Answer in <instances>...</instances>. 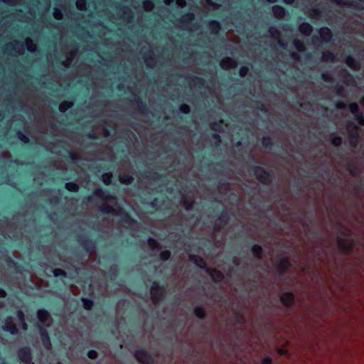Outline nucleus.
Returning a JSON list of instances; mask_svg holds the SVG:
<instances>
[{
  "label": "nucleus",
  "instance_id": "45",
  "mask_svg": "<svg viewBox=\"0 0 364 364\" xmlns=\"http://www.w3.org/2000/svg\"><path fill=\"white\" fill-rule=\"evenodd\" d=\"M171 256V253L169 250H163L160 252L159 257L160 259L164 262H166L170 259Z\"/></svg>",
  "mask_w": 364,
  "mask_h": 364
},
{
  "label": "nucleus",
  "instance_id": "16",
  "mask_svg": "<svg viewBox=\"0 0 364 364\" xmlns=\"http://www.w3.org/2000/svg\"><path fill=\"white\" fill-rule=\"evenodd\" d=\"M189 259L196 266L198 267L203 269L207 272V269H209V267L207 265L203 257L198 255H190Z\"/></svg>",
  "mask_w": 364,
  "mask_h": 364
},
{
  "label": "nucleus",
  "instance_id": "56",
  "mask_svg": "<svg viewBox=\"0 0 364 364\" xmlns=\"http://www.w3.org/2000/svg\"><path fill=\"white\" fill-rule=\"evenodd\" d=\"M249 72V67L247 65H242L240 68L239 74L241 77H245Z\"/></svg>",
  "mask_w": 364,
  "mask_h": 364
},
{
  "label": "nucleus",
  "instance_id": "48",
  "mask_svg": "<svg viewBox=\"0 0 364 364\" xmlns=\"http://www.w3.org/2000/svg\"><path fill=\"white\" fill-rule=\"evenodd\" d=\"M210 128L215 132H222V124H220V122H211L210 124Z\"/></svg>",
  "mask_w": 364,
  "mask_h": 364
},
{
  "label": "nucleus",
  "instance_id": "63",
  "mask_svg": "<svg viewBox=\"0 0 364 364\" xmlns=\"http://www.w3.org/2000/svg\"><path fill=\"white\" fill-rule=\"evenodd\" d=\"M268 31L272 36L280 35L279 31L274 26L269 27Z\"/></svg>",
  "mask_w": 364,
  "mask_h": 364
},
{
  "label": "nucleus",
  "instance_id": "26",
  "mask_svg": "<svg viewBox=\"0 0 364 364\" xmlns=\"http://www.w3.org/2000/svg\"><path fill=\"white\" fill-rule=\"evenodd\" d=\"M221 66L223 68H235L237 67V63L233 58L230 57H225L221 61Z\"/></svg>",
  "mask_w": 364,
  "mask_h": 364
},
{
  "label": "nucleus",
  "instance_id": "59",
  "mask_svg": "<svg viewBox=\"0 0 364 364\" xmlns=\"http://www.w3.org/2000/svg\"><path fill=\"white\" fill-rule=\"evenodd\" d=\"M345 62L348 67L353 68V64L355 63V59L352 55H348L346 58Z\"/></svg>",
  "mask_w": 364,
  "mask_h": 364
},
{
  "label": "nucleus",
  "instance_id": "42",
  "mask_svg": "<svg viewBox=\"0 0 364 364\" xmlns=\"http://www.w3.org/2000/svg\"><path fill=\"white\" fill-rule=\"evenodd\" d=\"M321 59L323 61L333 62L336 60V56L332 52L326 51L322 53Z\"/></svg>",
  "mask_w": 364,
  "mask_h": 364
},
{
  "label": "nucleus",
  "instance_id": "46",
  "mask_svg": "<svg viewBox=\"0 0 364 364\" xmlns=\"http://www.w3.org/2000/svg\"><path fill=\"white\" fill-rule=\"evenodd\" d=\"M18 139L23 144H29L30 139L25 134H23L21 131H18L17 132Z\"/></svg>",
  "mask_w": 364,
  "mask_h": 364
},
{
  "label": "nucleus",
  "instance_id": "64",
  "mask_svg": "<svg viewBox=\"0 0 364 364\" xmlns=\"http://www.w3.org/2000/svg\"><path fill=\"white\" fill-rule=\"evenodd\" d=\"M261 364H272V359L270 356H265L262 358Z\"/></svg>",
  "mask_w": 364,
  "mask_h": 364
},
{
  "label": "nucleus",
  "instance_id": "29",
  "mask_svg": "<svg viewBox=\"0 0 364 364\" xmlns=\"http://www.w3.org/2000/svg\"><path fill=\"white\" fill-rule=\"evenodd\" d=\"M349 111L354 115L356 121L358 122V116L359 114H363L360 112L359 106L355 102H351L348 106Z\"/></svg>",
  "mask_w": 364,
  "mask_h": 364
},
{
  "label": "nucleus",
  "instance_id": "52",
  "mask_svg": "<svg viewBox=\"0 0 364 364\" xmlns=\"http://www.w3.org/2000/svg\"><path fill=\"white\" fill-rule=\"evenodd\" d=\"M333 91H334V93L336 94V95H337L338 97H343V92L344 91V87L341 85L337 84L334 87Z\"/></svg>",
  "mask_w": 364,
  "mask_h": 364
},
{
  "label": "nucleus",
  "instance_id": "7",
  "mask_svg": "<svg viewBox=\"0 0 364 364\" xmlns=\"http://www.w3.org/2000/svg\"><path fill=\"white\" fill-rule=\"evenodd\" d=\"M346 126L348 131L349 144L352 147L355 148L358 145L360 141V136L358 132L357 127L352 122H348Z\"/></svg>",
  "mask_w": 364,
  "mask_h": 364
},
{
  "label": "nucleus",
  "instance_id": "19",
  "mask_svg": "<svg viewBox=\"0 0 364 364\" xmlns=\"http://www.w3.org/2000/svg\"><path fill=\"white\" fill-rule=\"evenodd\" d=\"M188 77L190 79V85L193 84L194 86L199 89L205 88V80L200 77L188 75Z\"/></svg>",
  "mask_w": 364,
  "mask_h": 364
},
{
  "label": "nucleus",
  "instance_id": "55",
  "mask_svg": "<svg viewBox=\"0 0 364 364\" xmlns=\"http://www.w3.org/2000/svg\"><path fill=\"white\" fill-rule=\"evenodd\" d=\"M179 109H180V111L182 113H183L185 114H188L191 112V107L187 104H182V105H181L180 107H179Z\"/></svg>",
  "mask_w": 364,
  "mask_h": 364
},
{
  "label": "nucleus",
  "instance_id": "41",
  "mask_svg": "<svg viewBox=\"0 0 364 364\" xmlns=\"http://www.w3.org/2000/svg\"><path fill=\"white\" fill-rule=\"evenodd\" d=\"M147 241H148L149 245L151 250H159L161 249V246L156 240L149 237L148 238Z\"/></svg>",
  "mask_w": 364,
  "mask_h": 364
},
{
  "label": "nucleus",
  "instance_id": "3",
  "mask_svg": "<svg viewBox=\"0 0 364 364\" xmlns=\"http://www.w3.org/2000/svg\"><path fill=\"white\" fill-rule=\"evenodd\" d=\"M251 171L256 179L264 185H269L272 182V171L267 170L262 166H252Z\"/></svg>",
  "mask_w": 364,
  "mask_h": 364
},
{
  "label": "nucleus",
  "instance_id": "14",
  "mask_svg": "<svg viewBox=\"0 0 364 364\" xmlns=\"http://www.w3.org/2000/svg\"><path fill=\"white\" fill-rule=\"evenodd\" d=\"M108 191L106 188H96L92 192L91 196L87 197V201L91 202L93 200L94 198H97L101 200H105L107 197Z\"/></svg>",
  "mask_w": 364,
  "mask_h": 364
},
{
  "label": "nucleus",
  "instance_id": "38",
  "mask_svg": "<svg viewBox=\"0 0 364 364\" xmlns=\"http://www.w3.org/2000/svg\"><path fill=\"white\" fill-rule=\"evenodd\" d=\"M164 200H159L158 198H154L149 203V206L155 210H159L160 207L164 204Z\"/></svg>",
  "mask_w": 364,
  "mask_h": 364
},
{
  "label": "nucleus",
  "instance_id": "44",
  "mask_svg": "<svg viewBox=\"0 0 364 364\" xmlns=\"http://www.w3.org/2000/svg\"><path fill=\"white\" fill-rule=\"evenodd\" d=\"M161 177V175L159 174L157 171H149L147 172V174H146L145 178L151 179L154 181H157L160 179Z\"/></svg>",
  "mask_w": 364,
  "mask_h": 364
},
{
  "label": "nucleus",
  "instance_id": "43",
  "mask_svg": "<svg viewBox=\"0 0 364 364\" xmlns=\"http://www.w3.org/2000/svg\"><path fill=\"white\" fill-rule=\"evenodd\" d=\"M64 157L74 163H77L79 161V157L77 156V155L75 152L71 151H68L67 155L65 156Z\"/></svg>",
  "mask_w": 364,
  "mask_h": 364
},
{
  "label": "nucleus",
  "instance_id": "6",
  "mask_svg": "<svg viewBox=\"0 0 364 364\" xmlns=\"http://www.w3.org/2000/svg\"><path fill=\"white\" fill-rule=\"evenodd\" d=\"M77 242L88 254H92L96 251L97 242L95 240L89 239L87 237L80 235L77 236Z\"/></svg>",
  "mask_w": 364,
  "mask_h": 364
},
{
  "label": "nucleus",
  "instance_id": "27",
  "mask_svg": "<svg viewBox=\"0 0 364 364\" xmlns=\"http://www.w3.org/2000/svg\"><path fill=\"white\" fill-rule=\"evenodd\" d=\"M333 3H335L337 5H343L348 7H352L354 9H360V5L356 1H345V0H332Z\"/></svg>",
  "mask_w": 364,
  "mask_h": 364
},
{
  "label": "nucleus",
  "instance_id": "9",
  "mask_svg": "<svg viewBox=\"0 0 364 364\" xmlns=\"http://www.w3.org/2000/svg\"><path fill=\"white\" fill-rule=\"evenodd\" d=\"M290 266L291 262L287 257H279L275 264V268L278 272L279 276H284Z\"/></svg>",
  "mask_w": 364,
  "mask_h": 364
},
{
  "label": "nucleus",
  "instance_id": "13",
  "mask_svg": "<svg viewBox=\"0 0 364 364\" xmlns=\"http://www.w3.org/2000/svg\"><path fill=\"white\" fill-rule=\"evenodd\" d=\"M39 334L41 336L43 346L46 349L50 350L51 348L52 344H51L50 338V336H49L47 329L45 327L40 326H39Z\"/></svg>",
  "mask_w": 364,
  "mask_h": 364
},
{
  "label": "nucleus",
  "instance_id": "20",
  "mask_svg": "<svg viewBox=\"0 0 364 364\" xmlns=\"http://www.w3.org/2000/svg\"><path fill=\"white\" fill-rule=\"evenodd\" d=\"M250 251L256 259H261L262 258L264 251L262 247L260 245L253 244L250 247Z\"/></svg>",
  "mask_w": 364,
  "mask_h": 364
},
{
  "label": "nucleus",
  "instance_id": "30",
  "mask_svg": "<svg viewBox=\"0 0 364 364\" xmlns=\"http://www.w3.org/2000/svg\"><path fill=\"white\" fill-rule=\"evenodd\" d=\"M49 316L50 314L46 309H39L37 311V318L42 323H46L48 321Z\"/></svg>",
  "mask_w": 364,
  "mask_h": 364
},
{
  "label": "nucleus",
  "instance_id": "53",
  "mask_svg": "<svg viewBox=\"0 0 364 364\" xmlns=\"http://www.w3.org/2000/svg\"><path fill=\"white\" fill-rule=\"evenodd\" d=\"M321 78L325 81V82H333L334 79L332 76L331 74L328 73H321Z\"/></svg>",
  "mask_w": 364,
  "mask_h": 364
},
{
  "label": "nucleus",
  "instance_id": "12",
  "mask_svg": "<svg viewBox=\"0 0 364 364\" xmlns=\"http://www.w3.org/2000/svg\"><path fill=\"white\" fill-rule=\"evenodd\" d=\"M130 102L133 104V105H136L138 107V109L144 114H146L148 113H149V110L147 107V105L146 104V102H144L141 97L136 95V94H133L132 95V98L130 100Z\"/></svg>",
  "mask_w": 364,
  "mask_h": 364
},
{
  "label": "nucleus",
  "instance_id": "40",
  "mask_svg": "<svg viewBox=\"0 0 364 364\" xmlns=\"http://www.w3.org/2000/svg\"><path fill=\"white\" fill-rule=\"evenodd\" d=\"M293 45L298 52L301 53L306 50V46L304 43L300 40L294 39L293 41Z\"/></svg>",
  "mask_w": 364,
  "mask_h": 364
},
{
  "label": "nucleus",
  "instance_id": "25",
  "mask_svg": "<svg viewBox=\"0 0 364 364\" xmlns=\"http://www.w3.org/2000/svg\"><path fill=\"white\" fill-rule=\"evenodd\" d=\"M119 181L122 184L130 185L134 182V178L132 175L124 173L119 176Z\"/></svg>",
  "mask_w": 364,
  "mask_h": 364
},
{
  "label": "nucleus",
  "instance_id": "24",
  "mask_svg": "<svg viewBox=\"0 0 364 364\" xmlns=\"http://www.w3.org/2000/svg\"><path fill=\"white\" fill-rule=\"evenodd\" d=\"M235 321L237 323L244 324L245 323V318L242 312L239 309H235L232 311Z\"/></svg>",
  "mask_w": 364,
  "mask_h": 364
},
{
  "label": "nucleus",
  "instance_id": "50",
  "mask_svg": "<svg viewBox=\"0 0 364 364\" xmlns=\"http://www.w3.org/2000/svg\"><path fill=\"white\" fill-rule=\"evenodd\" d=\"M343 142V139L340 136H334L331 139V144L334 146H340Z\"/></svg>",
  "mask_w": 364,
  "mask_h": 364
},
{
  "label": "nucleus",
  "instance_id": "47",
  "mask_svg": "<svg viewBox=\"0 0 364 364\" xmlns=\"http://www.w3.org/2000/svg\"><path fill=\"white\" fill-rule=\"evenodd\" d=\"M112 173L111 172L105 173L102 174V181L103 183L109 186L112 182Z\"/></svg>",
  "mask_w": 364,
  "mask_h": 364
},
{
  "label": "nucleus",
  "instance_id": "51",
  "mask_svg": "<svg viewBox=\"0 0 364 364\" xmlns=\"http://www.w3.org/2000/svg\"><path fill=\"white\" fill-rule=\"evenodd\" d=\"M346 169L352 176H355L358 173L357 166L350 163L347 164Z\"/></svg>",
  "mask_w": 364,
  "mask_h": 364
},
{
  "label": "nucleus",
  "instance_id": "54",
  "mask_svg": "<svg viewBox=\"0 0 364 364\" xmlns=\"http://www.w3.org/2000/svg\"><path fill=\"white\" fill-rule=\"evenodd\" d=\"M154 4L152 0H145L143 2V6L144 9L146 11H150L151 9H152L154 8Z\"/></svg>",
  "mask_w": 364,
  "mask_h": 364
},
{
  "label": "nucleus",
  "instance_id": "31",
  "mask_svg": "<svg viewBox=\"0 0 364 364\" xmlns=\"http://www.w3.org/2000/svg\"><path fill=\"white\" fill-rule=\"evenodd\" d=\"M261 144L266 149H272L274 146L272 139L268 136L262 138Z\"/></svg>",
  "mask_w": 364,
  "mask_h": 364
},
{
  "label": "nucleus",
  "instance_id": "18",
  "mask_svg": "<svg viewBox=\"0 0 364 364\" xmlns=\"http://www.w3.org/2000/svg\"><path fill=\"white\" fill-rule=\"evenodd\" d=\"M318 33L321 38V40L324 42L328 43L332 39L333 33L328 27L324 26L321 28Z\"/></svg>",
  "mask_w": 364,
  "mask_h": 364
},
{
  "label": "nucleus",
  "instance_id": "57",
  "mask_svg": "<svg viewBox=\"0 0 364 364\" xmlns=\"http://www.w3.org/2000/svg\"><path fill=\"white\" fill-rule=\"evenodd\" d=\"M309 232L311 233V237L313 239H317L321 236L320 231L316 230V228L309 229Z\"/></svg>",
  "mask_w": 364,
  "mask_h": 364
},
{
  "label": "nucleus",
  "instance_id": "37",
  "mask_svg": "<svg viewBox=\"0 0 364 364\" xmlns=\"http://www.w3.org/2000/svg\"><path fill=\"white\" fill-rule=\"evenodd\" d=\"M65 188L70 192L76 193L79 191L80 186L75 182H68L65 183Z\"/></svg>",
  "mask_w": 364,
  "mask_h": 364
},
{
  "label": "nucleus",
  "instance_id": "32",
  "mask_svg": "<svg viewBox=\"0 0 364 364\" xmlns=\"http://www.w3.org/2000/svg\"><path fill=\"white\" fill-rule=\"evenodd\" d=\"M80 301L83 304V308L87 311H90L94 306V301L87 297H81Z\"/></svg>",
  "mask_w": 364,
  "mask_h": 364
},
{
  "label": "nucleus",
  "instance_id": "15",
  "mask_svg": "<svg viewBox=\"0 0 364 364\" xmlns=\"http://www.w3.org/2000/svg\"><path fill=\"white\" fill-rule=\"evenodd\" d=\"M281 303L287 308H291L295 304V296L291 291L284 293L280 297Z\"/></svg>",
  "mask_w": 364,
  "mask_h": 364
},
{
  "label": "nucleus",
  "instance_id": "1",
  "mask_svg": "<svg viewBox=\"0 0 364 364\" xmlns=\"http://www.w3.org/2000/svg\"><path fill=\"white\" fill-rule=\"evenodd\" d=\"M338 227L339 232L342 235V236H338L336 237L338 248L341 253L350 255L353 252L355 246L353 240H348V238L351 236V231L340 224H338Z\"/></svg>",
  "mask_w": 364,
  "mask_h": 364
},
{
  "label": "nucleus",
  "instance_id": "39",
  "mask_svg": "<svg viewBox=\"0 0 364 364\" xmlns=\"http://www.w3.org/2000/svg\"><path fill=\"white\" fill-rule=\"evenodd\" d=\"M323 16L322 10L318 8H311L309 10V16L313 18H318Z\"/></svg>",
  "mask_w": 364,
  "mask_h": 364
},
{
  "label": "nucleus",
  "instance_id": "36",
  "mask_svg": "<svg viewBox=\"0 0 364 364\" xmlns=\"http://www.w3.org/2000/svg\"><path fill=\"white\" fill-rule=\"evenodd\" d=\"M73 106V102L72 101L65 100L60 103L58 109L60 112H65L68 109L71 108Z\"/></svg>",
  "mask_w": 364,
  "mask_h": 364
},
{
  "label": "nucleus",
  "instance_id": "5",
  "mask_svg": "<svg viewBox=\"0 0 364 364\" xmlns=\"http://www.w3.org/2000/svg\"><path fill=\"white\" fill-rule=\"evenodd\" d=\"M134 357L140 364H154L155 359L145 348H137L134 351Z\"/></svg>",
  "mask_w": 364,
  "mask_h": 364
},
{
  "label": "nucleus",
  "instance_id": "21",
  "mask_svg": "<svg viewBox=\"0 0 364 364\" xmlns=\"http://www.w3.org/2000/svg\"><path fill=\"white\" fill-rule=\"evenodd\" d=\"M272 10L274 16L277 18H283L286 15V9L280 5H274Z\"/></svg>",
  "mask_w": 364,
  "mask_h": 364
},
{
  "label": "nucleus",
  "instance_id": "2",
  "mask_svg": "<svg viewBox=\"0 0 364 364\" xmlns=\"http://www.w3.org/2000/svg\"><path fill=\"white\" fill-rule=\"evenodd\" d=\"M100 210L104 213H112L114 215L120 218V220L131 228H134L138 225L137 221L132 217V215L126 211L124 208H119L117 210L114 209L112 206L104 204L101 206Z\"/></svg>",
  "mask_w": 364,
  "mask_h": 364
},
{
  "label": "nucleus",
  "instance_id": "4",
  "mask_svg": "<svg viewBox=\"0 0 364 364\" xmlns=\"http://www.w3.org/2000/svg\"><path fill=\"white\" fill-rule=\"evenodd\" d=\"M151 298L154 304H158L161 301L166 293V286L161 285L158 282H153L151 288Z\"/></svg>",
  "mask_w": 364,
  "mask_h": 364
},
{
  "label": "nucleus",
  "instance_id": "28",
  "mask_svg": "<svg viewBox=\"0 0 364 364\" xmlns=\"http://www.w3.org/2000/svg\"><path fill=\"white\" fill-rule=\"evenodd\" d=\"M193 314L198 319H205L207 316L206 312L202 306H196L193 309Z\"/></svg>",
  "mask_w": 364,
  "mask_h": 364
},
{
  "label": "nucleus",
  "instance_id": "62",
  "mask_svg": "<svg viewBox=\"0 0 364 364\" xmlns=\"http://www.w3.org/2000/svg\"><path fill=\"white\" fill-rule=\"evenodd\" d=\"M335 106L337 109H346L347 107V105L345 102L338 100L336 102Z\"/></svg>",
  "mask_w": 364,
  "mask_h": 364
},
{
  "label": "nucleus",
  "instance_id": "60",
  "mask_svg": "<svg viewBox=\"0 0 364 364\" xmlns=\"http://www.w3.org/2000/svg\"><path fill=\"white\" fill-rule=\"evenodd\" d=\"M194 201L193 200H184L183 202V207L186 210H190L192 209Z\"/></svg>",
  "mask_w": 364,
  "mask_h": 364
},
{
  "label": "nucleus",
  "instance_id": "61",
  "mask_svg": "<svg viewBox=\"0 0 364 364\" xmlns=\"http://www.w3.org/2000/svg\"><path fill=\"white\" fill-rule=\"evenodd\" d=\"M144 60L148 67L151 66V65L155 63L154 59L151 56L146 54L144 55Z\"/></svg>",
  "mask_w": 364,
  "mask_h": 364
},
{
  "label": "nucleus",
  "instance_id": "22",
  "mask_svg": "<svg viewBox=\"0 0 364 364\" xmlns=\"http://www.w3.org/2000/svg\"><path fill=\"white\" fill-rule=\"evenodd\" d=\"M299 31L304 35L309 36L313 31V27L308 22H303L299 26Z\"/></svg>",
  "mask_w": 364,
  "mask_h": 364
},
{
  "label": "nucleus",
  "instance_id": "10",
  "mask_svg": "<svg viewBox=\"0 0 364 364\" xmlns=\"http://www.w3.org/2000/svg\"><path fill=\"white\" fill-rule=\"evenodd\" d=\"M2 330L5 332L9 333L12 336H16L19 333V329L14 322L11 316H7L2 326Z\"/></svg>",
  "mask_w": 364,
  "mask_h": 364
},
{
  "label": "nucleus",
  "instance_id": "23",
  "mask_svg": "<svg viewBox=\"0 0 364 364\" xmlns=\"http://www.w3.org/2000/svg\"><path fill=\"white\" fill-rule=\"evenodd\" d=\"M208 26L210 29V31L214 35H218L221 30V25L219 21L217 20H210L208 23Z\"/></svg>",
  "mask_w": 364,
  "mask_h": 364
},
{
  "label": "nucleus",
  "instance_id": "33",
  "mask_svg": "<svg viewBox=\"0 0 364 364\" xmlns=\"http://www.w3.org/2000/svg\"><path fill=\"white\" fill-rule=\"evenodd\" d=\"M16 315L17 316L18 320L21 323L23 329L26 330L28 326L26 322V317L23 311L22 310H18L16 312Z\"/></svg>",
  "mask_w": 364,
  "mask_h": 364
},
{
  "label": "nucleus",
  "instance_id": "11",
  "mask_svg": "<svg viewBox=\"0 0 364 364\" xmlns=\"http://www.w3.org/2000/svg\"><path fill=\"white\" fill-rule=\"evenodd\" d=\"M230 220V215L228 212L222 211L218 216L214 225L215 232H218L220 228L225 226Z\"/></svg>",
  "mask_w": 364,
  "mask_h": 364
},
{
  "label": "nucleus",
  "instance_id": "17",
  "mask_svg": "<svg viewBox=\"0 0 364 364\" xmlns=\"http://www.w3.org/2000/svg\"><path fill=\"white\" fill-rule=\"evenodd\" d=\"M206 273L210 277L212 280L215 283L220 282L224 279V275L218 269L209 267V269H207Z\"/></svg>",
  "mask_w": 364,
  "mask_h": 364
},
{
  "label": "nucleus",
  "instance_id": "35",
  "mask_svg": "<svg viewBox=\"0 0 364 364\" xmlns=\"http://www.w3.org/2000/svg\"><path fill=\"white\" fill-rule=\"evenodd\" d=\"M194 19H195L194 14L192 12H187L182 16L180 21L181 23H191Z\"/></svg>",
  "mask_w": 364,
  "mask_h": 364
},
{
  "label": "nucleus",
  "instance_id": "49",
  "mask_svg": "<svg viewBox=\"0 0 364 364\" xmlns=\"http://www.w3.org/2000/svg\"><path fill=\"white\" fill-rule=\"evenodd\" d=\"M53 274L55 277H67L66 272L62 269H58V268L54 269L53 270Z\"/></svg>",
  "mask_w": 364,
  "mask_h": 364
},
{
  "label": "nucleus",
  "instance_id": "34",
  "mask_svg": "<svg viewBox=\"0 0 364 364\" xmlns=\"http://www.w3.org/2000/svg\"><path fill=\"white\" fill-rule=\"evenodd\" d=\"M7 265L9 267H14L17 272H22L24 268L22 265H18L17 263L11 257H8L6 259Z\"/></svg>",
  "mask_w": 364,
  "mask_h": 364
},
{
  "label": "nucleus",
  "instance_id": "8",
  "mask_svg": "<svg viewBox=\"0 0 364 364\" xmlns=\"http://www.w3.org/2000/svg\"><path fill=\"white\" fill-rule=\"evenodd\" d=\"M16 355L21 362L24 364L32 363V351L29 346L20 347L16 350Z\"/></svg>",
  "mask_w": 364,
  "mask_h": 364
},
{
  "label": "nucleus",
  "instance_id": "58",
  "mask_svg": "<svg viewBox=\"0 0 364 364\" xmlns=\"http://www.w3.org/2000/svg\"><path fill=\"white\" fill-rule=\"evenodd\" d=\"M87 356L90 359L95 360L98 357V353L94 349L89 350L87 353Z\"/></svg>",
  "mask_w": 364,
  "mask_h": 364
}]
</instances>
